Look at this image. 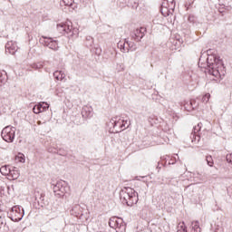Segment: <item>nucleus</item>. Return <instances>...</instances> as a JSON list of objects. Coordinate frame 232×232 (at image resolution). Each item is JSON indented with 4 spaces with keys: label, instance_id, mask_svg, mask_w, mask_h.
I'll list each match as a JSON object with an SVG mask.
<instances>
[{
    "label": "nucleus",
    "instance_id": "nucleus-1",
    "mask_svg": "<svg viewBox=\"0 0 232 232\" xmlns=\"http://www.w3.org/2000/svg\"><path fill=\"white\" fill-rule=\"evenodd\" d=\"M207 64L209 75H213L217 78L224 77V75H226V68L224 67L222 60L215 56H208L207 59Z\"/></svg>",
    "mask_w": 232,
    "mask_h": 232
},
{
    "label": "nucleus",
    "instance_id": "nucleus-2",
    "mask_svg": "<svg viewBox=\"0 0 232 232\" xmlns=\"http://www.w3.org/2000/svg\"><path fill=\"white\" fill-rule=\"evenodd\" d=\"M120 199L123 204L131 207L133 204H137V202H139V193L130 187L123 188L120 191Z\"/></svg>",
    "mask_w": 232,
    "mask_h": 232
},
{
    "label": "nucleus",
    "instance_id": "nucleus-3",
    "mask_svg": "<svg viewBox=\"0 0 232 232\" xmlns=\"http://www.w3.org/2000/svg\"><path fill=\"white\" fill-rule=\"evenodd\" d=\"M56 28L60 34H68L69 37H77L79 35V29L73 28L71 21L58 24Z\"/></svg>",
    "mask_w": 232,
    "mask_h": 232
},
{
    "label": "nucleus",
    "instance_id": "nucleus-4",
    "mask_svg": "<svg viewBox=\"0 0 232 232\" xmlns=\"http://www.w3.org/2000/svg\"><path fill=\"white\" fill-rule=\"evenodd\" d=\"M160 12L164 17L173 15L175 12V0H163Z\"/></svg>",
    "mask_w": 232,
    "mask_h": 232
},
{
    "label": "nucleus",
    "instance_id": "nucleus-5",
    "mask_svg": "<svg viewBox=\"0 0 232 232\" xmlns=\"http://www.w3.org/2000/svg\"><path fill=\"white\" fill-rule=\"evenodd\" d=\"M15 131V127L6 126L2 130L1 137L5 142H14Z\"/></svg>",
    "mask_w": 232,
    "mask_h": 232
},
{
    "label": "nucleus",
    "instance_id": "nucleus-6",
    "mask_svg": "<svg viewBox=\"0 0 232 232\" xmlns=\"http://www.w3.org/2000/svg\"><path fill=\"white\" fill-rule=\"evenodd\" d=\"M24 217V208L21 206H14L10 210V218L13 222H19Z\"/></svg>",
    "mask_w": 232,
    "mask_h": 232
},
{
    "label": "nucleus",
    "instance_id": "nucleus-7",
    "mask_svg": "<svg viewBox=\"0 0 232 232\" xmlns=\"http://www.w3.org/2000/svg\"><path fill=\"white\" fill-rule=\"evenodd\" d=\"M40 43L44 44V46H47L51 50H59V44H57V41L53 40V38L42 36V38H40Z\"/></svg>",
    "mask_w": 232,
    "mask_h": 232
},
{
    "label": "nucleus",
    "instance_id": "nucleus-8",
    "mask_svg": "<svg viewBox=\"0 0 232 232\" xmlns=\"http://www.w3.org/2000/svg\"><path fill=\"white\" fill-rule=\"evenodd\" d=\"M118 118H114L111 120V124L115 130V131H122V130L126 129V124L128 121H124V120H117Z\"/></svg>",
    "mask_w": 232,
    "mask_h": 232
},
{
    "label": "nucleus",
    "instance_id": "nucleus-9",
    "mask_svg": "<svg viewBox=\"0 0 232 232\" xmlns=\"http://www.w3.org/2000/svg\"><path fill=\"white\" fill-rule=\"evenodd\" d=\"M48 108H50V104L44 102H41L33 108V111L36 114L43 113V111H46Z\"/></svg>",
    "mask_w": 232,
    "mask_h": 232
},
{
    "label": "nucleus",
    "instance_id": "nucleus-10",
    "mask_svg": "<svg viewBox=\"0 0 232 232\" xmlns=\"http://www.w3.org/2000/svg\"><path fill=\"white\" fill-rule=\"evenodd\" d=\"M17 52V44L15 42L10 41L5 44V53H10V55L15 54Z\"/></svg>",
    "mask_w": 232,
    "mask_h": 232
},
{
    "label": "nucleus",
    "instance_id": "nucleus-11",
    "mask_svg": "<svg viewBox=\"0 0 232 232\" xmlns=\"http://www.w3.org/2000/svg\"><path fill=\"white\" fill-rule=\"evenodd\" d=\"M53 191L59 197H63V195L66 193V187L63 185V182H57L53 187Z\"/></svg>",
    "mask_w": 232,
    "mask_h": 232
},
{
    "label": "nucleus",
    "instance_id": "nucleus-12",
    "mask_svg": "<svg viewBox=\"0 0 232 232\" xmlns=\"http://www.w3.org/2000/svg\"><path fill=\"white\" fill-rule=\"evenodd\" d=\"M146 32V28L140 27V29H136L134 33L131 34V38L134 39V41H140L142 37H144V33Z\"/></svg>",
    "mask_w": 232,
    "mask_h": 232
},
{
    "label": "nucleus",
    "instance_id": "nucleus-13",
    "mask_svg": "<svg viewBox=\"0 0 232 232\" xmlns=\"http://www.w3.org/2000/svg\"><path fill=\"white\" fill-rule=\"evenodd\" d=\"M21 176V173L19 172V169L13 167L9 172V180H17L19 177Z\"/></svg>",
    "mask_w": 232,
    "mask_h": 232
},
{
    "label": "nucleus",
    "instance_id": "nucleus-14",
    "mask_svg": "<svg viewBox=\"0 0 232 232\" xmlns=\"http://www.w3.org/2000/svg\"><path fill=\"white\" fill-rule=\"evenodd\" d=\"M82 115L83 119H90L93 116V109L92 107L85 106L82 110Z\"/></svg>",
    "mask_w": 232,
    "mask_h": 232
},
{
    "label": "nucleus",
    "instance_id": "nucleus-15",
    "mask_svg": "<svg viewBox=\"0 0 232 232\" xmlns=\"http://www.w3.org/2000/svg\"><path fill=\"white\" fill-rule=\"evenodd\" d=\"M60 5L63 6H70L72 10L77 8V4L73 0H61Z\"/></svg>",
    "mask_w": 232,
    "mask_h": 232
},
{
    "label": "nucleus",
    "instance_id": "nucleus-16",
    "mask_svg": "<svg viewBox=\"0 0 232 232\" xmlns=\"http://www.w3.org/2000/svg\"><path fill=\"white\" fill-rule=\"evenodd\" d=\"M70 213H71V215H73L74 217L81 215V205L72 206L70 210Z\"/></svg>",
    "mask_w": 232,
    "mask_h": 232
},
{
    "label": "nucleus",
    "instance_id": "nucleus-17",
    "mask_svg": "<svg viewBox=\"0 0 232 232\" xmlns=\"http://www.w3.org/2000/svg\"><path fill=\"white\" fill-rule=\"evenodd\" d=\"M12 168H10V166L5 165V166H2L0 168V173L2 175H4L5 177H8L10 175V171H11Z\"/></svg>",
    "mask_w": 232,
    "mask_h": 232
},
{
    "label": "nucleus",
    "instance_id": "nucleus-18",
    "mask_svg": "<svg viewBox=\"0 0 232 232\" xmlns=\"http://www.w3.org/2000/svg\"><path fill=\"white\" fill-rule=\"evenodd\" d=\"M53 77L56 81H63L66 77V74L63 71H56L53 72Z\"/></svg>",
    "mask_w": 232,
    "mask_h": 232
},
{
    "label": "nucleus",
    "instance_id": "nucleus-19",
    "mask_svg": "<svg viewBox=\"0 0 232 232\" xmlns=\"http://www.w3.org/2000/svg\"><path fill=\"white\" fill-rule=\"evenodd\" d=\"M126 40L124 43L120 42L118 43V48H120L121 52H122V53H126L128 52H130V48H128V45L126 46Z\"/></svg>",
    "mask_w": 232,
    "mask_h": 232
},
{
    "label": "nucleus",
    "instance_id": "nucleus-20",
    "mask_svg": "<svg viewBox=\"0 0 232 232\" xmlns=\"http://www.w3.org/2000/svg\"><path fill=\"white\" fill-rule=\"evenodd\" d=\"M125 43L129 48V51L130 50V52H135V50H137V44H135V43L130 42L128 40H125Z\"/></svg>",
    "mask_w": 232,
    "mask_h": 232
},
{
    "label": "nucleus",
    "instance_id": "nucleus-21",
    "mask_svg": "<svg viewBox=\"0 0 232 232\" xmlns=\"http://www.w3.org/2000/svg\"><path fill=\"white\" fill-rule=\"evenodd\" d=\"M200 225L198 224V221H193L192 222V232H200Z\"/></svg>",
    "mask_w": 232,
    "mask_h": 232
},
{
    "label": "nucleus",
    "instance_id": "nucleus-22",
    "mask_svg": "<svg viewBox=\"0 0 232 232\" xmlns=\"http://www.w3.org/2000/svg\"><path fill=\"white\" fill-rule=\"evenodd\" d=\"M8 79V75L5 71H0V82H5Z\"/></svg>",
    "mask_w": 232,
    "mask_h": 232
},
{
    "label": "nucleus",
    "instance_id": "nucleus-23",
    "mask_svg": "<svg viewBox=\"0 0 232 232\" xmlns=\"http://www.w3.org/2000/svg\"><path fill=\"white\" fill-rule=\"evenodd\" d=\"M190 139L192 140V142H200V136L198 134H191Z\"/></svg>",
    "mask_w": 232,
    "mask_h": 232
},
{
    "label": "nucleus",
    "instance_id": "nucleus-24",
    "mask_svg": "<svg viewBox=\"0 0 232 232\" xmlns=\"http://www.w3.org/2000/svg\"><path fill=\"white\" fill-rule=\"evenodd\" d=\"M202 129V123L199 122L197 124V126H194L193 128V133L192 134H197L198 133V131H200V130Z\"/></svg>",
    "mask_w": 232,
    "mask_h": 232
},
{
    "label": "nucleus",
    "instance_id": "nucleus-25",
    "mask_svg": "<svg viewBox=\"0 0 232 232\" xmlns=\"http://www.w3.org/2000/svg\"><path fill=\"white\" fill-rule=\"evenodd\" d=\"M206 160H207L208 166H209L210 168H213V164H214V162H213V157H211V156H207V157H206Z\"/></svg>",
    "mask_w": 232,
    "mask_h": 232
},
{
    "label": "nucleus",
    "instance_id": "nucleus-26",
    "mask_svg": "<svg viewBox=\"0 0 232 232\" xmlns=\"http://www.w3.org/2000/svg\"><path fill=\"white\" fill-rule=\"evenodd\" d=\"M15 160H16L18 162H22V163H24V162H25L24 156V154H22V153H19V154L16 156Z\"/></svg>",
    "mask_w": 232,
    "mask_h": 232
},
{
    "label": "nucleus",
    "instance_id": "nucleus-27",
    "mask_svg": "<svg viewBox=\"0 0 232 232\" xmlns=\"http://www.w3.org/2000/svg\"><path fill=\"white\" fill-rule=\"evenodd\" d=\"M211 98V94L207 93L202 98V102H209V99Z\"/></svg>",
    "mask_w": 232,
    "mask_h": 232
},
{
    "label": "nucleus",
    "instance_id": "nucleus-28",
    "mask_svg": "<svg viewBox=\"0 0 232 232\" xmlns=\"http://www.w3.org/2000/svg\"><path fill=\"white\" fill-rule=\"evenodd\" d=\"M226 159H227V162H228L229 164H232V154H227Z\"/></svg>",
    "mask_w": 232,
    "mask_h": 232
},
{
    "label": "nucleus",
    "instance_id": "nucleus-29",
    "mask_svg": "<svg viewBox=\"0 0 232 232\" xmlns=\"http://www.w3.org/2000/svg\"><path fill=\"white\" fill-rule=\"evenodd\" d=\"M177 232H188V230H186V227H184L182 229H179Z\"/></svg>",
    "mask_w": 232,
    "mask_h": 232
},
{
    "label": "nucleus",
    "instance_id": "nucleus-30",
    "mask_svg": "<svg viewBox=\"0 0 232 232\" xmlns=\"http://www.w3.org/2000/svg\"><path fill=\"white\" fill-rule=\"evenodd\" d=\"M87 41H91L92 43H93V38H92L91 36L86 38Z\"/></svg>",
    "mask_w": 232,
    "mask_h": 232
},
{
    "label": "nucleus",
    "instance_id": "nucleus-31",
    "mask_svg": "<svg viewBox=\"0 0 232 232\" xmlns=\"http://www.w3.org/2000/svg\"><path fill=\"white\" fill-rule=\"evenodd\" d=\"M40 200H44V196L43 194L40 195Z\"/></svg>",
    "mask_w": 232,
    "mask_h": 232
},
{
    "label": "nucleus",
    "instance_id": "nucleus-32",
    "mask_svg": "<svg viewBox=\"0 0 232 232\" xmlns=\"http://www.w3.org/2000/svg\"><path fill=\"white\" fill-rule=\"evenodd\" d=\"M109 226H110V227H113V225H111V221L109 222Z\"/></svg>",
    "mask_w": 232,
    "mask_h": 232
},
{
    "label": "nucleus",
    "instance_id": "nucleus-33",
    "mask_svg": "<svg viewBox=\"0 0 232 232\" xmlns=\"http://www.w3.org/2000/svg\"><path fill=\"white\" fill-rule=\"evenodd\" d=\"M37 124L41 125L42 124L41 121H37Z\"/></svg>",
    "mask_w": 232,
    "mask_h": 232
}]
</instances>
